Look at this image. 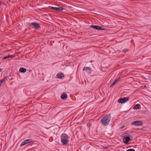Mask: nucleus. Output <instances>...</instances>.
I'll use <instances>...</instances> for the list:
<instances>
[{"label": "nucleus", "instance_id": "f257e3e1", "mask_svg": "<svg viewBox=\"0 0 151 151\" xmlns=\"http://www.w3.org/2000/svg\"><path fill=\"white\" fill-rule=\"evenodd\" d=\"M111 117L109 114H107L104 116L101 120V123L102 125L106 126L108 125L111 120Z\"/></svg>", "mask_w": 151, "mask_h": 151}, {"label": "nucleus", "instance_id": "f03ea898", "mask_svg": "<svg viewBox=\"0 0 151 151\" xmlns=\"http://www.w3.org/2000/svg\"><path fill=\"white\" fill-rule=\"evenodd\" d=\"M69 137L66 134H62L60 136V141L63 145H65L67 144L69 140Z\"/></svg>", "mask_w": 151, "mask_h": 151}, {"label": "nucleus", "instance_id": "7ed1b4c3", "mask_svg": "<svg viewBox=\"0 0 151 151\" xmlns=\"http://www.w3.org/2000/svg\"><path fill=\"white\" fill-rule=\"evenodd\" d=\"M91 27L93 29L99 30H104L105 28L104 27H101L100 26L96 25H91Z\"/></svg>", "mask_w": 151, "mask_h": 151}, {"label": "nucleus", "instance_id": "20e7f679", "mask_svg": "<svg viewBox=\"0 0 151 151\" xmlns=\"http://www.w3.org/2000/svg\"><path fill=\"white\" fill-rule=\"evenodd\" d=\"M129 98L128 97H124L123 98L119 99L118 102L120 103H123L128 101L129 100Z\"/></svg>", "mask_w": 151, "mask_h": 151}, {"label": "nucleus", "instance_id": "39448f33", "mask_svg": "<svg viewBox=\"0 0 151 151\" xmlns=\"http://www.w3.org/2000/svg\"><path fill=\"white\" fill-rule=\"evenodd\" d=\"M31 24L35 29H37L40 28L39 24L36 22H32L31 23Z\"/></svg>", "mask_w": 151, "mask_h": 151}, {"label": "nucleus", "instance_id": "423d86ee", "mask_svg": "<svg viewBox=\"0 0 151 151\" xmlns=\"http://www.w3.org/2000/svg\"><path fill=\"white\" fill-rule=\"evenodd\" d=\"M83 70L85 72L88 73H90L92 71V70L90 67H84Z\"/></svg>", "mask_w": 151, "mask_h": 151}, {"label": "nucleus", "instance_id": "0eeeda50", "mask_svg": "<svg viewBox=\"0 0 151 151\" xmlns=\"http://www.w3.org/2000/svg\"><path fill=\"white\" fill-rule=\"evenodd\" d=\"M132 125L135 126H142V122L140 121H136L133 122L132 123Z\"/></svg>", "mask_w": 151, "mask_h": 151}, {"label": "nucleus", "instance_id": "6e6552de", "mask_svg": "<svg viewBox=\"0 0 151 151\" xmlns=\"http://www.w3.org/2000/svg\"><path fill=\"white\" fill-rule=\"evenodd\" d=\"M52 9L54 10L59 11H62L64 10V8L62 7H52Z\"/></svg>", "mask_w": 151, "mask_h": 151}, {"label": "nucleus", "instance_id": "1a4fd4ad", "mask_svg": "<svg viewBox=\"0 0 151 151\" xmlns=\"http://www.w3.org/2000/svg\"><path fill=\"white\" fill-rule=\"evenodd\" d=\"M57 76L58 78H61L64 77V75L62 72H59L57 74Z\"/></svg>", "mask_w": 151, "mask_h": 151}, {"label": "nucleus", "instance_id": "9d476101", "mask_svg": "<svg viewBox=\"0 0 151 151\" xmlns=\"http://www.w3.org/2000/svg\"><path fill=\"white\" fill-rule=\"evenodd\" d=\"M61 98L63 99H66L67 98V95L66 93H64L61 96Z\"/></svg>", "mask_w": 151, "mask_h": 151}, {"label": "nucleus", "instance_id": "9b49d317", "mask_svg": "<svg viewBox=\"0 0 151 151\" xmlns=\"http://www.w3.org/2000/svg\"><path fill=\"white\" fill-rule=\"evenodd\" d=\"M26 69L23 68H21L19 69V71L21 73H24L26 71Z\"/></svg>", "mask_w": 151, "mask_h": 151}, {"label": "nucleus", "instance_id": "f8f14e48", "mask_svg": "<svg viewBox=\"0 0 151 151\" xmlns=\"http://www.w3.org/2000/svg\"><path fill=\"white\" fill-rule=\"evenodd\" d=\"M120 80V78H118L112 84L111 86H114L115 84L116 83Z\"/></svg>", "mask_w": 151, "mask_h": 151}, {"label": "nucleus", "instance_id": "ddd939ff", "mask_svg": "<svg viewBox=\"0 0 151 151\" xmlns=\"http://www.w3.org/2000/svg\"><path fill=\"white\" fill-rule=\"evenodd\" d=\"M130 140V138L129 137H127L125 138V141L124 142L125 144H127L128 143V142Z\"/></svg>", "mask_w": 151, "mask_h": 151}, {"label": "nucleus", "instance_id": "4468645a", "mask_svg": "<svg viewBox=\"0 0 151 151\" xmlns=\"http://www.w3.org/2000/svg\"><path fill=\"white\" fill-rule=\"evenodd\" d=\"M28 143L27 142V141L26 140H25L21 143L20 144V145L22 147Z\"/></svg>", "mask_w": 151, "mask_h": 151}, {"label": "nucleus", "instance_id": "2eb2a0df", "mask_svg": "<svg viewBox=\"0 0 151 151\" xmlns=\"http://www.w3.org/2000/svg\"><path fill=\"white\" fill-rule=\"evenodd\" d=\"M13 56H14L13 55H9L8 56H5L3 58H2V59L3 60H4L5 59H6L8 58H10V57H13Z\"/></svg>", "mask_w": 151, "mask_h": 151}, {"label": "nucleus", "instance_id": "dca6fc26", "mask_svg": "<svg viewBox=\"0 0 151 151\" xmlns=\"http://www.w3.org/2000/svg\"><path fill=\"white\" fill-rule=\"evenodd\" d=\"M140 107V105L139 104H136L134 107V109H139Z\"/></svg>", "mask_w": 151, "mask_h": 151}, {"label": "nucleus", "instance_id": "f3484780", "mask_svg": "<svg viewBox=\"0 0 151 151\" xmlns=\"http://www.w3.org/2000/svg\"><path fill=\"white\" fill-rule=\"evenodd\" d=\"M27 141V142L28 143L32 142V139H26Z\"/></svg>", "mask_w": 151, "mask_h": 151}, {"label": "nucleus", "instance_id": "a211bd4d", "mask_svg": "<svg viewBox=\"0 0 151 151\" xmlns=\"http://www.w3.org/2000/svg\"><path fill=\"white\" fill-rule=\"evenodd\" d=\"M126 151H135V150L133 149H129L127 150Z\"/></svg>", "mask_w": 151, "mask_h": 151}, {"label": "nucleus", "instance_id": "6ab92c4d", "mask_svg": "<svg viewBox=\"0 0 151 151\" xmlns=\"http://www.w3.org/2000/svg\"><path fill=\"white\" fill-rule=\"evenodd\" d=\"M3 81L2 80H1L0 81V86L1 85V84L3 83Z\"/></svg>", "mask_w": 151, "mask_h": 151}, {"label": "nucleus", "instance_id": "aec40b11", "mask_svg": "<svg viewBox=\"0 0 151 151\" xmlns=\"http://www.w3.org/2000/svg\"><path fill=\"white\" fill-rule=\"evenodd\" d=\"M124 126H122V127H121V129H123V128H124Z\"/></svg>", "mask_w": 151, "mask_h": 151}, {"label": "nucleus", "instance_id": "412c9836", "mask_svg": "<svg viewBox=\"0 0 151 151\" xmlns=\"http://www.w3.org/2000/svg\"><path fill=\"white\" fill-rule=\"evenodd\" d=\"M1 69L0 68V72L1 71Z\"/></svg>", "mask_w": 151, "mask_h": 151}]
</instances>
